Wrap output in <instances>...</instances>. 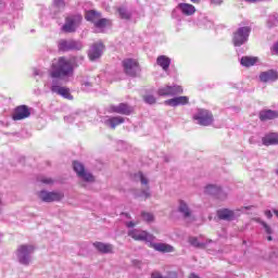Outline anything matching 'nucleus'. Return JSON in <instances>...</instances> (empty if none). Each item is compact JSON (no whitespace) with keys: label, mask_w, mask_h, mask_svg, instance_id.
<instances>
[{"label":"nucleus","mask_w":278,"mask_h":278,"mask_svg":"<svg viewBox=\"0 0 278 278\" xmlns=\"http://www.w3.org/2000/svg\"><path fill=\"white\" fill-rule=\"evenodd\" d=\"M178 212H180V214H182L185 218H190V216H192L188 204L184 202V200L179 201Z\"/></svg>","instance_id":"obj_27"},{"label":"nucleus","mask_w":278,"mask_h":278,"mask_svg":"<svg viewBox=\"0 0 278 278\" xmlns=\"http://www.w3.org/2000/svg\"><path fill=\"white\" fill-rule=\"evenodd\" d=\"M123 123H125V118L121 116L110 117L104 121V124L108 127H111V129H116V127H118V125H123Z\"/></svg>","instance_id":"obj_20"},{"label":"nucleus","mask_w":278,"mask_h":278,"mask_svg":"<svg viewBox=\"0 0 278 278\" xmlns=\"http://www.w3.org/2000/svg\"><path fill=\"white\" fill-rule=\"evenodd\" d=\"M261 225L264 227L265 233H267V236H273V228H270L266 222H261Z\"/></svg>","instance_id":"obj_37"},{"label":"nucleus","mask_w":278,"mask_h":278,"mask_svg":"<svg viewBox=\"0 0 278 278\" xmlns=\"http://www.w3.org/2000/svg\"><path fill=\"white\" fill-rule=\"evenodd\" d=\"M90 88H92V84H90V81H84L81 84V89L85 90V92H89Z\"/></svg>","instance_id":"obj_38"},{"label":"nucleus","mask_w":278,"mask_h":278,"mask_svg":"<svg viewBox=\"0 0 278 278\" xmlns=\"http://www.w3.org/2000/svg\"><path fill=\"white\" fill-rule=\"evenodd\" d=\"M124 73L129 77H136L140 73V64L134 59H126L123 61Z\"/></svg>","instance_id":"obj_6"},{"label":"nucleus","mask_w":278,"mask_h":278,"mask_svg":"<svg viewBox=\"0 0 278 278\" xmlns=\"http://www.w3.org/2000/svg\"><path fill=\"white\" fill-rule=\"evenodd\" d=\"M31 116V109L27 105H20L15 108L12 118L13 121H24V118H29Z\"/></svg>","instance_id":"obj_11"},{"label":"nucleus","mask_w":278,"mask_h":278,"mask_svg":"<svg viewBox=\"0 0 278 278\" xmlns=\"http://www.w3.org/2000/svg\"><path fill=\"white\" fill-rule=\"evenodd\" d=\"M192 3H199V0H191Z\"/></svg>","instance_id":"obj_52"},{"label":"nucleus","mask_w":278,"mask_h":278,"mask_svg":"<svg viewBox=\"0 0 278 278\" xmlns=\"http://www.w3.org/2000/svg\"><path fill=\"white\" fill-rule=\"evenodd\" d=\"M190 244H192V247H201V243L199 242V239L192 237L189 239Z\"/></svg>","instance_id":"obj_41"},{"label":"nucleus","mask_w":278,"mask_h":278,"mask_svg":"<svg viewBox=\"0 0 278 278\" xmlns=\"http://www.w3.org/2000/svg\"><path fill=\"white\" fill-rule=\"evenodd\" d=\"M274 214L278 217V211L277 210L274 211Z\"/></svg>","instance_id":"obj_51"},{"label":"nucleus","mask_w":278,"mask_h":278,"mask_svg":"<svg viewBox=\"0 0 278 278\" xmlns=\"http://www.w3.org/2000/svg\"><path fill=\"white\" fill-rule=\"evenodd\" d=\"M247 3H260L262 1H270V0H245Z\"/></svg>","instance_id":"obj_44"},{"label":"nucleus","mask_w":278,"mask_h":278,"mask_svg":"<svg viewBox=\"0 0 278 278\" xmlns=\"http://www.w3.org/2000/svg\"><path fill=\"white\" fill-rule=\"evenodd\" d=\"M55 8H64V0H54Z\"/></svg>","instance_id":"obj_42"},{"label":"nucleus","mask_w":278,"mask_h":278,"mask_svg":"<svg viewBox=\"0 0 278 278\" xmlns=\"http://www.w3.org/2000/svg\"><path fill=\"white\" fill-rule=\"evenodd\" d=\"M97 31H103L105 27H110L112 25V22L108 18H99L97 23L93 24Z\"/></svg>","instance_id":"obj_26"},{"label":"nucleus","mask_w":278,"mask_h":278,"mask_svg":"<svg viewBox=\"0 0 278 278\" xmlns=\"http://www.w3.org/2000/svg\"><path fill=\"white\" fill-rule=\"evenodd\" d=\"M193 121H197L198 125L207 127V125H212L214 122V116L207 110L198 109V111L193 114Z\"/></svg>","instance_id":"obj_3"},{"label":"nucleus","mask_w":278,"mask_h":278,"mask_svg":"<svg viewBox=\"0 0 278 278\" xmlns=\"http://www.w3.org/2000/svg\"><path fill=\"white\" fill-rule=\"evenodd\" d=\"M261 121H274V118H278V112L273 110H263L260 112Z\"/></svg>","instance_id":"obj_23"},{"label":"nucleus","mask_w":278,"mask_h":278,"mask_svg":"<svg viewBox=\"0 0 278 278\" xmlns=\"http://www.w3.org/2000/svg\"><path fill=\"white\" fill-rule=\"evenodd\" d=\"M254 64H257V58L255 56H243L241 58V65L242 66H254Z\"/></svg>","instance_id":"obj_30"},{"label":"nucleus","mask_w":278,"mask_h":278,"mask_svg":"<svg viewBox=\"0 0 278 278\" xmlns=\"http://www.w3.org/2000/svg\"><path fill=\"white\" fill-rule=\"evenodd\" d=\"M151 247L160 253H173L175 251V248L168 243H151Z\"/></svg>","instance_id":"obj_17"},{"label":"nucleus","mask_w":278,"mask_h":278,"mask_svg":"<svg viewBox=\"0 0 278 278\" xmlns=\"http://www.w3.org/2000/svg\"><path fill=\"white\" fill-rule=\"evenodd\" d=\"M118 14L121 16V18H125V20H128L131 17V14L127 12V9L125 8H119L118 9Z\"/></svg>","instance_id":"obj_35"},{"label":"nucleus","mask_w":278,"mask_h":278,"mask_svg":"<svg viewBox=\"0 0 278 278\" xmlns=\"http://www.w3.org/2000/svg\"><path fill=\"white\" fill-rule=\"evenodd\" d=\"M268 27H277L278 25V14L269 15L267 20Z\"/></svg>","instance_id":"obj_33"},{"label":"nucleus","mask_w":278,"mask_h":278,"mask_svg":"<svg viewBox=\"0 0 278 278\" xmlns=\"http://www.w3.org/2000/svg\"><path fill=\"white\" fill-rule=\"evenodd\" d=\"M151 278H177V273L172 271L168 274V276L163 277L160 271H153L151 274Z\"/></svg>","instance_id":"obj_32"},{"label":"nucleus","mask_w":278,"mask_h":278,"mask_svg":"<svg viewBox=\"0 0 278 278\" xmlns=\"http://www.w3.org/2000/svg\"><path fill=\"white\" fill-rule=\"evenodd\" d=\"M79 23H81V15H72L66 17L65 24L63 25V31L71 34L79 27Z\"/></svg>","instance_id":"obj_8"},{"label":"nucleus","mask_w":278,"mask_h":278,"mask_svg":"<svg viewBox=\"0 0 278 278\" xmlns=\"http://www.w3.org/2000/svg\"><path fill=\"white\" fill-rule=\"evenodd\" d=\"M3 205H4L3 199L0 195V212L3 210Z\"/></svg>","instance_id":"obj_48"},{"label":"nucleus","mask_w":278,"mask_h":278,"mask_svg":"<svg viewBox=\"0 0 278 278\" xmlns=\"http://www.w3.org/2000/svg\"><path fill=\"white\" fill-rule=\"evenodd\" d=\"M178 8L182 12V14H185V16H192V14L197 12V9L194 8V5L189 3H179Z\"/></svg>","instance_id":"obj_25"},{"label":"nucleus","mask_w":278,"mask_h":278,"mask_svg":"<svg viewBox=\"0 0 278 278\" xmlns=\"http://www.w3.org/2000/svg\"><path fill=\"white\" fill-rule=\"evenodd\" d=\"M109 112L115 113V114H124L126 116H129V114L132 112L131 106L121 103L119 105H110Z\"/></svg>","instance_id":"obj_16"},{"label":"nucleus","mask_w":278,"mask_h":278,"mask_svg":"<svg viewBox=\"0 0 278 278\" xmlns=\"http://www.w3.org/2000/svg\"><path fill=\"white\" fill-rule=\"evenodd\" d=\"M217 216L220 220H233L236 218V213L229 208H223L217 211Z\"/></svg>","instance_id":"obj_19"},{"label":"nucleus","mask_w":278,"mask_h":278,"mask_svg":"<svg viewBox=\"0 0 278 278\" xmlns=\"http://www.w3.org/2000/svg\"><path fill=\"white\" fill-rule=\"evenodd\" d=\"M138 197H141L143 199H149V197H151V192L149 191V188H147L146 190L141 191Z\"/></svg>","instance_id":"obj_39"},{"label":"nucleus","mask_w":278,"mask_h":278,"mask_svg":"<svg viewBox=\"0 0 278 278\" xmlns=\"http://www.w3.org/2000/svg\"><path fill=\"white\" fill-rule=\"evenodd\" d=\"M84 45L80 41L64 40L59 41V51H81Z\"/></svg>","instance_id":"obj_7"},{"label":"nucleus","mask_w":278,"mask_h":278,"mask_svg":"<svg viewBox=\"0 0 278 278\" xmlns=\"http://www.w3.org/2000/svg\"><path fill=\"white\" fill-rule=\"evenodd\" d=\"M101 17V13L97 11H87L85 18L86 21H89L90 23H93V25L98 22V20Z\"/></svg>","instance_id":"obj_29"},{"label":"nucleus","mask_w":278,"mask_h":278,"mask_svg":"<svg viewBox=\"0 0 278 278\" xmlns=\"http://www.w3.org/2000/svg\"><path fill=\"white\" fill-rule=\"evenodd\" d=\"M261 81H277L278 74L276 71L269 70L267 72H263L260 75Z\"/></svg>","instance_id":"obj_21"},{"label":"nucleus","mask_w":278,"mask_h":278,"mask_svg":"<svg viewBox=\"0 0 278 278\" xmlns=\"http://www.w3.org/2000/svg\"><path fill=\"white\" fill-rule=\"evenodd\" d=\"M212 1V3H220V1H218V0H211Z\"/></svg>","instance_id":"obj_50"},{"label":"nucleus","mask_w":278,"mask_h":278,"mask_svg":"<svg viewBox=\"0 0 278 278\" xmlns=\"http://www.w3.org/2000/svg\"><path fill=\"white\" fill-rule=\"evenodd\" d=\"M265 216H266L267 218H273V212H270V211H265Z\"/></svg>","instance_id":"obj_46"},{"label":"nucleus","mask_w":278,"mask_h":278,"mask_svg":"<svg viewBox=\"0 0 278 278\" xmlns=\"http://www.w3.org/2000/svg\"><path fill=\"white\" fill-rule=\"evenodd\" d=\"M135 181H140L142 184V186L149 185V179L146 178L141 172L135 174Z\"/></svg>","instance_id":"obj_31"},{"label":"nucleus","mask_w":278,"mask_h":278,"mask_svg":"<svg viewBox=\"0 0 278 278\" xmlns=\"http://www.w3.org/2000/svg\"><path fill=\"white\" fill-rule=\"evenodd\" d=\"M128 236L132 238L134 240H139L141 242H153L155 240V237L153 235L144 231V230H138V229H132L128 232Z\"/></svg>","instance_id":"obj_10"},{"label":"nucleus","mask_w":278,"mask_h":278,"mask_svg":"<svg viewBox=\"0 0 278 278\" xmlns=\"http://www.w3.org/2000/svg\"><path fill=\"white\" fill-rule=\"evenodd\" d=\"M73 168H74L75 173L78 175V177H80V179H83V181H88L89 184H91V181H94V176H92V174L86 172V169L84 168V164L75 161L73 163Z\"/></svg>","instance_id":"obj_9"},{"label":"nucleus","mask_w":278,"mask_h":278,"mask_svg":"<svg viewBox=\"0 0 278 278\" xmlns=\"http://www.w3.org/2000/svg\"><path fill=\"white\" fill-rule=\"evenodd\" d=\"M126 226L128 228H131V227H136V224L134 222H128V223H126Z\"/></svg>","instance_id":"obj_47"},{"label":"nucleus","mask_w":278,"mask_h":278,"mask_svg":"<svg viewBox=\"0 0 278 278\" xmlns=\"http://www.w3.org/2000/svg\"><path fill=\"white\" fill-rule=\"evenodd\" d=\"M38 181H40V184H45L46 186H51L54 184V180L52 178L45 177V176H40L38 178Z\"/></svg>","instance_id":"obj_34"},{"label":"nucleus","mask_w":278,"mask_h":278,"mask_svg":"<svg viewBox=\"0 0 278 278\" xmlns=\"http://www.w3.org/2000/svg\"><path fill=\"white\" fill-rule=\"evenodd\" d=\"M93 247L99 251L100 253H112L114 251V245L110 243H103V242H94Z\"/></svg>","instance_id":"obj_24"},{"label":"nucleus","mask_w":278,"mask_h":278,"mask_svg":"<svg viewBox=\"0 0 278 278\" xmlns=\"http://www.w3.org/2000/svg\"><path fill=\"white\" fill-rule=\"evenodd\" d=\"M267 240H268V242H273V236L269 235V236L267 237Z\"/></svg>","instance_id":"obj_49"},{"label":"nucleus","mask_w":278,"mask_h":278,"mask_svg":"<svg viewBox=\"0 0 278 278\" xmlns=\"http://www.w3.org/2000/svg\"><path fill=\"white\" fill-rule=\"evenodd\" d=\"M103 49L104 46L101 42L93 43L88 52L89 60H91V62H94V60H99V58L103 55Z\"/></svg>","instance_id":"obj_13"},{"label":"nucleus","mask_w":278,"mask_h":278,"mask_svg":"<svg viewBox=\"0 0 278 278\" xmlns=\"http://www.w3.org/2000/svg\"><path fill=\"white\" fill-rule=\"evenodd\" d=\"M125 216H126V217H129V214L126 213Z\"/></svg>","instance_id":"obj_53"},{"label":"nucleus","mask_w":278,"mask_h":278,"mask_svg":"<svg viewBox=\"0 0 278 278\" xmlns=\"http://www.w3.org/2000/svg\"><path fill=\"white\" fill-rule=\"evenodd\" d=\"M73 63L64 56L54 59L49 70V75L52 79H68V77H73Z\"/></svg>","instance_id":"obj_1"},{"label":"nucleus","mask_w":278,"mask_h":278,"mask_svg":"<svg viewBox=\"0 0 278 278\" xmlns=\"http://www.w3.org/2000/svg\"><path fill=\"white\" fill-rule=\"evenodd\" d=\"M141 217L143 220H146V223H153V220H154V216L152 213L143 212V213H141Z\"/></svg>","instance_id":"obj_36"},{"label":"nucleus","mask_w":278,"mask_h":278,"mask_svg":"<svg viewBox=\"0 0 278 278\" xmlns=\"http://www.w3.org/2000/svg\"><path fill=\"white\" fill-rule=\"evenodd\" d=\"M205 194H212L218 199H227V193L223 192V189L216 185H208L204 189Z\"/></svg>","instance_id":"obj_15"},{"label":"nucleus","mask_w":278,"mask_h":278,"mask_svg":"<svg viewBox=\"0 0 278 278\" xmlns=\"http://www.w3.org/2000/svg\"><path fill=\"white\" fill-rule=\"evenodd\" d=\"M184 88L180 86H166L159 89L160 97H175V94H181Z\"/></svg>","instance_id":"obj_12"},{"label":"nucleus","mask_w":278,"mask_h":278,"mask_svg":"<svg viewBox=\"0 0 278 278\" xmlns=\"http://www.w3.org/2000/svg\"><path fill=\"white\" fill-rule=\"evenodd\" d=\"M189 99L186 96L176 97L165 101V105H170L172 108H177V105H187Z\"/></svg>","instance_id":"obj_18"},{"label":"nucleus","mask_w":278,"mask_h":278,"mask_svg":"<svg viewBox=\"0 0 278 278\" xmlns=\"http://www.w3.org/2000/svg\"><path fill=\"white\" fill-rule=\"evenodd\" d=\"M156 63L159 66L163 68V71H166L170 66V59L166 55H160L156 59Z\"/></svg>","instance_id":"obj_28"},{"label":"nucleus","mask_w":278,"mask_h":278,"mask_svg":"<svg viewBox=\"0 0 278 278\" xmlns=\"http://www.w3.org/2000/svg\"><path fill=\"white\" fill-rule=\"evenodd\" d=\"M249 34H251V27L244 26L238 28L232 38L235 47H241V45H244V42L249 40Z\"/></svg>","instance_id":"obj_4"},{"label":"nucleus","mask_w":278,"mask_h":278,"mask_svg":"<svg viewBox=\"0 0 278 278\" xmlns=\"http://www.w3.org/2000/svg\"><path fill=\"white\" fill-rule=\"evenodd\" d=\"M271 53L273 55H278V42L273 46Z\"/></svg>","instance_id":"obj_43"},{"label":"nucleus","mask_w":278,"mask_h":278,"mask_svg":"<svg viewBox=\"0 0 278 278\" xmlns=\"http://www.w3.org/2000/svg\"><path fill=\"white\" fill-rule=\"evenodd\" d=\"M51 92H55V94H60V97H63L64 99H73V96H71V89L60 87L55 80L52 81Z\"/></svg>","instance_id":"obj_14"},{"label":"nucleus","mask_w":278,"mask_h":278,"mask_svg":"<svg viewBox=\"0 0 278 278\" xmlns=\"http://www.w3.org/2000/svg\"><path fill=\"white\" fill-rule=\"evenodd\" d=\"M144 101H146V103H149L150 105H153V103H155V97H153V96H146L144 97Z\"/></svg>","instance_id":"obj_40"},{"label":"nucleus","mask_w":278,"mask_h":278,"mask_svg":"<svg viewBox=\"0 0 278 278\" xmlns=\"http://www.w3.org/2000/svg\"><path fill=\"white\" fill-rule=\"evenodd\" d=\"M38 198L40 201H43V203H53V201H62L64 199V193L60 191L41 190L38 193Z\"/></svg>","instance_id":"obj_5"},{"label":"nucleus","mask_w":278,"mask_h":278,"mask_svg":"<svg viewBox=\"0 0 278 278\" xmlns=\"http://www.w3.org/2000/svg\"><path fill=\"white\" fill-rule=\"evenodd\" d=\"M31 253H34V245L23 244L16 250V258L23 266L31 264Z\"/></svg>","instance_id":"obj_2"},{"label":"nucleus","mask_w":278,"mask_h":278,"mask_svg":"<svg viewBox=\"0 0 278 278\" xmlns=\"http://www.w3.org/2000/svg\"><path fill=\"white\" fill-rule=\"evenodd\" d=\"M34 75H35V76L42 77L43 73H42V71H40V70H35V71H34Z\"/></svg>","instance_id":"obj_45"},{"label":"nucleus","mask_w":278,"mask_h":278,"mask_svg":"<svg viewBox=\"0 0 278 278\" xmlns=\"http://www.w3.org/2000/svg\"><path fill=\"white\" fill-rule=\"evenodd\" d=\"M262 142L265 147H270L273 144H278V134L271 132L263 137Z\"/></svg>","instance_id":"obj_22"}]
</instances>
